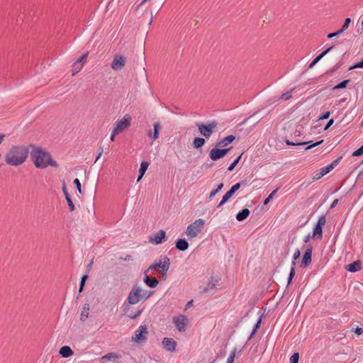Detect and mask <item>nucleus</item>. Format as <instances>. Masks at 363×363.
Instances as JSON below:
<instances>
[{
  "label": "nucleus",
  "instance_id": "obj_17",
  "mask_svg": "<svg viewBox=\"0 0 363 363\" xmlns=\"http://www.w3.org/2000/svg\"><path fill=\"white\" fill-rule=\"evenodd\" d=\"M147 272H148L145 271L143 273L144 274L143 281L150 288H155L158 285L159 281L155 277H150L147 274Z\"/></svg>",
  "mask_w": 363,
  "mask_h": 363
},
{
  "label": "nucleus",
  "instance_id": "obj_37",
  "mask_svg": "<svg viewBox=\"0 0 363 363\" xmlns=\"http://www.w3.org/2000/svg\"><path fill=\"white\" fill-rule=\"evenodd\" d=\"M236 348H234L233 350L230 352V356L228 357L227 359V363H233L235 354H236Z\"/></svg>",
  "mask_w": 363,
  "mask_h": 363
},
{
  "label": "nucleus",
  "instance_id": "obj_24",
  "mask_svg": "<svg viewBox=\"0 0 363 363\" xmlns=\"http://www.w3.org/2000/svg\"><path fill=\"white\" fill-rule=\"evenodd\" d=\"M59 353L62 357H69L73 354V351L69 346L65 345L60 348Z\"/></svg>",
  "mask_w": 363,
  "mask_h": 363
},
{
  "label": "nucleus",
  "instance_id": "obj_6",
  "mask_svg": "<svg viewBox=\"0 0 363 363\" xmlns=\"http://www.w3.org/2000/svg\"><path fill=\"white\" fill-rule=\"evenodd\" d=\"M148 330L145 325H141L138 329L135 331V335L131 338L132 342L137 344L145 342L147 339Z\"/></svg>",
  "mask_w": 363,
  "mask_h": 363
},
{
  "label": "nucleus",
  "instance_id": "obj_3",
  "mask_svg": "<svg viewBox=\"0 0 363 363\" xmlns=\"http://www.w3.org/2000/svg\"><path fill=\"white\" fill-rule=\"evenodd\" d=\"M153 292L143 290L138 286H133L128 296V301L130 304L134 305L141 299H147L152 295Z\"/></svg>",
  "mask_w": 363,
  "mask_h": 363
},
{
  "label": "nucleus",
  "instance_id": "obj_35",
  "mask_svg": "<svg viewBox=\"0 0 363 363\" xmlns=\"http://www.w3.org/2000/svg\"><path fill=\"white\" fill-rule=\"evenodd\" d=\"M279 189H276L274 190L264 201V205H267L274 197V196L276 194Z\"/></svg>",
  "mask_w": 363,
  "mask_h": 363
},
{
  "label": "nucleus",
  "instance_id": "obj_22",
  "mask_svg": "<svg viewBox=\"0 0 363 363\" xmlns=\"http://www.w3.org/2000/svg\"><path fill=\"white\" fill-rule=\"evenodd\" d=\"M154 126V130L152 134V132L150 131L148 133V136L151 137L153 140H156L159 137L160 131L161 130V126L159 122H156L153 124Z\"/></svg>",
  "mask_w": 363,
  "mask_h": 363
},
{
  "label": "nucleus",
  "instance_id": "obj_55",
  "mask_svg": "<svg viewBox=\"0 0 363 363\" xmlns=\"http://www.w3.org/2000/svg\"><path fill=\"white\" fill-rule=\"evenodd\" d=\"M334 123V120L333 118L330 119L328 121V122L327 123V124L325 125V128H324V130H328Z\"/></svg>",
  "mask_w": 363,
  "mask_h": 363
},
{
  "label": "nucleus",
  "instance_id": "obj_32",
  "mask_svg": "<svg viewBox=\"0 0 363 363\" xmlns=\"http://www.w3.org/2000/svg\"><path fill=\"white\" fill-rule=\"evenodd\" d=\"M285 143L287 145L298 146V145H304L308 143H310L311 142H291L289 140H286Z\"/></svg>",
  "mask_w": 363,
  "mask_h": 363
},
{
  "label": "nucleus",
  "instance_id": "obj_47",
  "mask_svg": "<svg viewBox=\"0 0 363 363\" xmlns=\"http://www.w3.org/2000/svg\"><path fill=\"white\" fill-rule=\"evenodd\" d=\"M342 33H343V31L341 29H340V30H338L337 31H336L335 33H330L328 34L327 37L328 38H332L333 37H336V36L340 35Z\"/></svg>",
  "mask_w": 363,
  "mask_h": 363
},
{
  "label": "nucleus",
  "instance_id": "obj_20",
  "mask_svg": "<svg viewBox=\"0 0 363 363\" xmlns=\"http://www.w3.org/2000/svg\"><path fill=\"white\" fill-rule=\"evenodd\" d=\"M235 139V136L233 135H228L225 137L221 140L218 141L216 144V147H225L233 143Z\"/></svg>",
  "mask_w": 363,
  "mask_h": 363
},
{
  "label": "nucleus",
  "instance_id": "obj_52",
  "mask_svg": "<svg viewBox=\"0 0 363 363\" xmlns=\"http://www.w3.org/2000/svg\"><path fill=\"white\" fill-rule=\"evenodd\" d=\"M301 256V252L298 249H296L293 255V260H297Z\"/></svg>",
  "mask_w": 363,
  "mask_h": 363
},
{
  "label": "nucleus",
  "instance_id": "obj_21",
  "mask_svg": "<svg viewBox=\"0 0 363 363\" xmlns=\"http://www.w3.org/2000/svg\"><path fill=\"white\" fill-rule=\"evenodd\" d=\"M362 262L360 260H357L346 266L345 269L350 272H356L361 269Z\"/></svg>",
  "mask_w": 363,
  "mask_h": 363
},
{
  "label": "nucleus",
  "instance_id": "obj_5",
  "mask_svg": "<svg viewBox=\"0 0 363 363\" xmlns=\"http://www.w3.org/2000/svg\"><path fill=\"white\" fill-rule=\"evenodd\" d=\"M203 225L204 220L201 218L196 220L187 226L185 232L186 235L190 238L196 237L201 232Z\"/></svg>",
  "mask_w": 363,
  "mask_h": 363
},
{
  "label": "nucleus",
  "instance_id": "obj_44",
  "mask_svg": "<svg viewBox=\"0 0 363 363\" xmlns=\"http://www.w3.org/2000/svg\"><path fill=\"white\" fill-rule=\"evenodd\" d=\"M73 184L76 186L78 192L79 194H81L82 193V186H81L80 181L78 179H74Z\"/></svg>",
  "mask_w": 363,
  "mask_h": 363
},
{
  "label": "nucleus",
  "instance_id": "obj_62",
  "mask_svg": "<svg viewBox=\"0 0 363 363\" xmlns=\"http://www.w3.org/2000/svg\"><path fill=\"white\" fill-rule=\"evenodd\" d=\"M310 238H311V235L308 234L306 236L304 237L303 242L305 243L308 242L309 241Z\"/></svg>",
  "mask_w": 363,
  "mask_h": 363
},
{
  "label": "nucleus",
  "instance_id": "obj_33",
  "mask_svg": "<svg viewBox=\"0 0 363 363\" xmlns=\"http://www.w3.org/2000/svg\"><path fill=\"white\" fill-rule=\"evenodd\" d=\"M241 157H242V155H239L236 159L234 160V161L228 167V171H233V170L235 167L238 164V163L240 160Z\"/></svg>",
  "mask_w": 363,
  "mask_h": 363
},
{
  "label": "nucleus",
  "instance_id": "obj_59",
  "mask_svg": "<svg viewBox=\"0 0 363 363\" xmlns=\"http://www.w3.org/2000/svg\"><path fill=\"white\" fill-rule=\"evenodd\" d=\"M338 203V199H335L333 203H331L330 208H333L336 206V205Z\"/></svg>",
  "mask_w": 363,
  "mask_h": 363
},
{
  "label": "nucleus",
  "instance_id": "obj_13",
  "mask_svg": "<svg viewBox=\"0 0 363 363\" xmlns=\"http://www.w3.org/2000/svg\"><path fill=\"white\" fill-rule=\"evenodd\" d=\"M125 64V58L122 55H116L111 62V68L113 70H121Z\"/></svg>",
  "mask_w": 363,
  "mask_h": 363
},
{
  "label": "nucleus",
  "instance_id": "obj_54",
  "mask_svg": "<svg viewBox=\"0 0 363 363\" xmlns=\"http://www.w3.org/2000/svg\"><path fill=\"white\" fill-rule=\"evenodd\" d=\"M340 67V65L336 64L330 70L328 71L327 73L332 74L334 72H335L337 69H339Z\"/></svg>",
  "mask_w": 363,
  "mask_h": 363
},
{
  "label": "nucleus",
  "instance_id": "obj_7",
  "mask_svg": "<svg viewBox=\"0 0 363 363\" xmlns=\"http://www.w3.org/2000/svg\"><path fill=\"white\" fill-rule=\"evenodd\" d=\"M170 267V259L168 257L164 256L160 259L158 262H156L151 264L145 271L149 272L151 269H157L161 268V272L167 273Z\"/></svg>",
  "mask_w": 363,
  "mask_h": 363
},
{
  "label": "nucleus",
  "instance_id": "obj_43",
  "mask_svg": "<svg viewBox=\"0 0 363 363\" xmlns=\"http://www.w3.org/2000/svg\"><path fill=\"white\" fill-rule=\"evenodd\" d=\"M363 155V145L352 153V156L357 157Z\"/></svg>",
  "mask_w": 363,
  "mask_h": 363
},
{
  "label": "nucleus",
  "instance_id": "obj_12",
  "mask_svg": "<svg viewBox=\"0 0 363 363\" xmlns=\"http://www.w3.org/2000/svg\"><path fill=\"white\" fill-rule=\"evenodd\" d=\"M312 252L313 247L311 245H307V248L303 254V259L301 263V267L303 268L307 267L309 264H311L312 262Z\"/></svg>",
  "mask_w": 363,
  "mask_h": 363
},
{
  "label": "nucleus",
  "instance_id": "obj_64",
  "mask_svg": "<svg viewBox=\"0 0 363 363\" xmlns=\"http://www.w3.org/2000/svg\"><path fill=\"white\" fill-rule=\"evenodd\" d=\"M102 152H103V150H101V152H99L98 155L96 157L95 162L101 157Z\"/></svg>",
  "mask_w": 363,
  "mask_h": 363
},
{
  "label": "nucleus",
  "instance_id": "obj_14",
  "mask_svg": "<svg viewBox=\"0 0 363 363\" xmlns=\"http://www.w3.org/2000/svg\"><path fill=\"white\" fill-rule=\"evenodd\" d=\"M162 344L166 350L169 352L175 351L177 342L172 338L164 337L162 340Z\"/></svg>",
  "mask_w": 363,
  "mask_h": 363
},
{
  "label": "nucleus",
  "instance_id": "obj_48",
  "mask_svg": "<svg viewBox=\"0 0 363 363\" xmlns=\"http://www.w3.org/2000/svg\"><path fill=\"white\" fill-rule=\"evenodd\" d=\"M321 173H322V172H321V171H320V169H319V170H318V171H316V172H315L313 173V179L314 180H318V179H320L322 177H323V176H324V175H322V174H321Z\"/></svg>",
  "mask_w": 363,
  "mask_h": 363
},
{
  "label": "nucleus",
  "instance_id": "obj_23",
  "mask_svg": "<svg viewBox=\"0 0 363 363\" xmlns=\"http://www.w3.org/2000/svg\"><path fill=\"white\" fill-rule=\"evenodd\" d=\"M250 213V211L248 208H243L237 213L236 219L238 221H243L249 216Z\"/></svg>",
  "mask_w": 363,
  "mask_h": 363
},
{
  "label": "nucleus",
  "instance_id": "obj_57",
  "mask_svg": "<svg viewBox=\"0 0 363 363\" xmlns=\"http://www.w3.org/2000/svg\"><path fill=\"white\" fill-rule=\"evenodd\" d=\"M355 333L358 335H360L363 333V329L359 327H357L355 329Z\"/></svg>",
  "mask_w": 363,
  "mask_h": 363
},
{
  "label": "nucleus",
  "instance_id": "obj_4",
  "mask_svg": "<svg viewBox=\"0 0 363 363\" xmlns=\"http://www.w3.org/2000/svg\"><path fill=\"white\" fill-rule=\"evenodd\" d=\"M218 123L213 120L208 123H196V125L198 128L201 135L208 139L214 132L215 129L218 126Z\"/></svg>",
  "mask_w": 363,
  "mask_h": 363
},
{
  "label": "nucleus",
  "instance_id": "obj_42",
  "mask_svg": "<svg viewBox=\"0 0 363 363\" xmlns=\"http://www.w3.org/2000/svg\"><path fill=\"white\" fill-rule=\"evenodd\" d=\"M88 52L83 54L80 57H79L75 62L82 63V65L85 62L88 57Z\"/></svg>",
  "mask_w": 363,
  "mask_h": 363
},
{
  "label": "nucleus",
  "instance_id": "obj_51",
  "mask_svg": "<svg viewBox=\"0 0 363 363\" xmlns=\"http://www.w3.org/2000/svg\"><path fill=\"white\" fill-rule=\"evenodd\" d=\"M142 311H143V310H139V311H138L135 313H130V314L128 315V317L130 319H135V318H136L137 317H138L141 314Z\"/></svg>",
  "mask_w": 363,
  "mask_h": 363
},
{
  "label": "nucleus",
  "instance_id": "obj_25",
  "mask_svg": "<svg viewBox=\"0 0 363 363\" xmlns=\"http://www.w3.org/2000/svg\"><path fill=\"white\" fill-rule=\"evenodd\" d=\"M89 304L84 303L83 306V310L81 313L80 320L84 322L89 317Z\"/></svg>",
  "mask_w": 363,
  "mask_h": 363
},
{
  "label": "nucleus",
  "instance_id": "obj_18",
  "mask_svg": "<svg viewBox=\"0 0 363 363\" xmlns=\"http://www.w3.org/2000/svg\"><path fill=\"white\" fill-rule=\"evenodd\" d=\"M334 48V45L330 46L327 48L325 50L322 52L320 55L315 57L311 64L308 65V69L313 68L324 56H325L329 52H330Z\"/></svg>",
  "mask_w": 363,
  "mask_h": 363
},
{
  "label": "nucleus",
  "instance_id": "obj_61",
  "mask_svg": "<svg viewBox=\"0 0 363 363\" xmlns=\"http://www.w3.org/2000/svg\"><path fill=\"white\" fill-rule=\"evenodd\" d=\"M223 183H220V184H218V185L217 186V188L216 189V191L217 192H218V191H220L222 189V188H223Z\"/></svg>",
  "mask_w": 363,
  "mask_h": 363
},
{
  "label": "nucleus",
  "instance_id": "obj_49",
  "mask_svg": "<svg viewBox=\"0 0 363 363\" xmlns=\"http://www.w3.org/2000/svg\"><path fill=\"white\" fill-rule=\"evenodd\" d=\"M323 143V140H320V141H318V142H316V143H313V144H311V145H310L307 146V147L305 148V150H310V149H311V148H313V147H316V146H318V145H319L322 144Z\"/></svg>",
  "mask_w": 363,
  "mask_h": 363
},
{
  "label": "nucleus",
  "instance_id": "obj_16",
  "mask_svg": "<svg viewBox=\"0 0 363 363\" xmlns=\"http://www.w3.org/2000/svg\"><path fill=\"white\" fill-rule=\"evenodd\" d=\"M342 158V157L340 156L335 159L331 164L320 168V170L322 172V175H325L328 173H329L331 170H333L340 162Z\"/></svg>",
  "mask_w": 363,
  "mask_h": 363
},
{
  "label": "nucleus",
  "instance_id": "obj_40",
  "mask_svg": "<svg viewBox=\"0 0 363 363\" xmlns=\"http://www.w3.org/2000/svg\"><path fill=\"white\" fill-rule=\"evenodd\" d=\"M350 23H351L350 18H345V22L340 29L344 32L345 30H346L348 28Z\"/></svg>",
  "mask_w": 363,
  "mask_h": 363
},
{
  "label": "nucleus",
  "instance_id": "obj_38",
  "mask_svg": "<svg viewBox=\"0 0 363 363\" xmlns=\"http://www.w3.org/2000/svg\"><path fill=\"white\" fill-rule=\"evenodd\" d=\"M290 363H298L299 354L298 352L294 353L290 357Z\"/></svg>",
  "mask_w": 363,
  "mask_h": 363
},
{
  "label": "nucleus",
  "instance_id": "obj_26",
  "mask_svg": "<svg viewBox=\"0 0 363 363\" xmlns=\"http://www.w3.org/2000/svg\"><path fill=\"white\" fill-rule=\"evenodd\" d=\"M206 143V140L204 138H195L193 140V147L195 149H199L201 148Z\"/></svg>",
  "mask_w": 363,
  "mask_h": 363
},
{
  "label": "nucleus",
  "instance_id": "obj_27",
  "mask_svg": "<svg viewBox=\"0 0 363 363\" xmlns=\"http://www.w3.org/2000/svg\"><path fill=\"white\" fill-rule=\"evenodd\" d=\"M261 321H262V316H260L258 318L257 323L254 325L253 330H252V333H251V334H250V337L248 338V340L252 339V337L254 336V335L256 333L257 329L260 327Z\"/></svg>",
  "mask_w": 363,
  "mask_h": 363
},
{
  "label": "nucleus",
  "instance_id": "obj_46",
  "mask_svg": "<svg viewBox=\"0 0 363 363\" xmlns=\"http://www.w3.org/2000/svg\"><path fill=\"white\" fill-rule=\"evenodd\" d=\"M66 201L67 202L69 211H73L74 210L75 207H74V203L72 202V199L67 198V199H66Z\"/></svg>",
  "mask_w": 363,
  "mask_h": 363
},
{
  "label": "nucleus",
  "instance_id": "obj_53",
  "mask_svg": "<svg viewBox=\"0 0 363 363\" xmlns=\"http://www.w3.org/2000/svg\"><path fill=\"white\" fill-rule=\"evenodd\" d=\"M62 191H63V194H64L66 199H67V198H71L68 194L65 184H64L62 186Z\"/></svg>",
  "mask_w": 363,
  "mask_h": 363
},
{
  "label": "nucleus",
  "instance_id": "obj_58",
  "mask_svg": "<svg viewBox=\"0 0 363 363\" xmlns=\"http://www.w3.org/2000/svg\"><path fill=\"white\" fill-rule=\"evenodd\" d=\"M217 193H218V192L216 191V189L213 190V191L210 193V194H209V196H208V199H211L212 198H213V197L216 196V194Z\"/></svg>",
  "mask_w": 363,
  "mask_h": 363
},
{
  "label": "nucleus",
  "instance_id": "obj_11",
  "mask_svg": "<svg viewBox=\"0 0 363 363\" xmlns=\"http://www.w3.org/2000/svg\"><path fill=\"white\" fill-rule=\"evenodd\" d=\"M173 323L175 324L176 328L180 332L186 330V325H188V318L182 315L173 318Z\"/></svg>",
  "mask_w": 363,
  "mask_h": 363
},
{
  "label": "nucleus",
  "instance_id": "obj_60",
  "mask_svg": "<svg viewBox=\"0 0 363 363\" xmlns=\"http://www.w3.org/2000/svg\"><path fill=\"white\" fill-rule=\"evenodd\" d=\"M118 133H114V130H113L112 132H111V137H110V140L111 141H114L115 140V137L116 135H118Z\"/></svg>",
  "mask_w": 363,
  "mask_h": 363
},
{
  "label": "nucleus",
  "instance_id": "obj_39",
  "mask_svg": "<svg viewBox=\"0 0 363 363\" xmlns=\"http://www.w3.org/2000/svg\"><path fill=\"white\" fill-rule=\"evenodd\" d=\"M293 90H294V89H291V91H286V92H285V93L282 94L280 98H281V99L284 100V101H287V100L290 99L292 97V96H291V92Z\"/></svg>",
  "mask_w": 363,
  "mask_h": 363
},
{
  "label": "nucleus",
  "instance_id": "obj_2",
  "mask_svg": "<svg viewBox=\"0 0 363 363\" xmlns=\"http://www.w3.org/2000/svg\"><path fill=\"white\" fill-rule=\"evenodd\" d=\"M28 154L25 146H13L5 155V161L9 165L18 166L26 161Z\"/></svg>",
  "mask_w": 363,
  "mask_h": 363
},
{
  "label": "nucleus",
  "instance_id": "obj_8",
  "mask_svg": "<svg viewBox=\"0 0 363 363\" xmlns=\"http://www.w3.org/2000/svg\"><path fill=\"white\" fill-rule=\"evenodd\" d=\"M131 124L130 116L126 114L121 119L118 120L116 123V125L113 129L115 133H121L125 129L128 128Z\"/></svg>",
  "mask_w": 363,
  "mask_h": 363
},
{
  "label": "nucleus",
  "instance_id": "obj_63",
  "mask_svg": "<svg viewBox=\"0 0 363 363\" xmlns=\"http://www.w3.org/2000/svg\"><path fill=\"white\" fill-rule=\"evenodd\" d=\"M193 304V300H191L189 301L186 304V308H189L190 306H191Z\"/></svg>",
  "mask_w": 363,
  "mask_h": 363
},
{
  "label": "nucleus",
  "instance_id": "obj_31",
  "mask_svg": "<svg viewBox=\"0 0 363 363\" xmlns=\"http://www.w3.org/2000/svg\"><path fill=\"white\" fill-rule=\"evenodd\" d=\"M149 166V163L146 161H143L140 164V167L139 169V173H141V174H144L146 172L147 167Z\"/></svg>",
  "mask_w": 363,
  "mask_h": 363
},
{
  "label": "nucleus",
  "instance_id": "obj_19",
  "mask_svg": "<svg viewBox=\"0 0 363 363\" xmlns=\"http://www.w3.org/2000/svg\"><path fill=\"white\" fill-rule=\"evenodd\" d=\"M189 246V242L185 238H179L175 242V247L179 251L186 250Z\"/></svg>",
  "mask_w": 363,
  "mask_h": 363
},
{
  "label": "nucleus",
  "instance_id": "obj_30",
  "mask_svg": "<svg viewBox=\"0 0 363 363\" xmlns=\"http://www.w3.org/2000/svg\"><path fill=\"white\" fill-rule=\"evenodd\" d=\"M87 279H88V275L87 274H84L81 277V280H80V283H79V293L83 291V289H84V284H85V282H86Z\"/></svg>",
  "mask_w": 363,
  "mask_h": 363
},
{
  "label": "nucleus",
  "instance_id": "obj_50",
  "mask_svg": "<svg viewBox=\"0 0 363 363\" xmlns=\"http://www.w3.org/2000/svg\"><path fill=\"white\" fill-rule=\"evenodd\" d=\"M330 116V112L329 111H325V113H323L322 115H320L318 117V119L319 120L327 119L329 118Z\"/></svg>",
  "mask_w": 363,
  "mask_h": 363
},
{
  "label": "nucleus",
  "instance_id": "obj_34",
  "mask_svg": "<svg viewBox=\"0 0 363 363\" xmlns=\"http://www.w3.org/2000/svg\"><path fill=\"white\" fill-rule=\"evenodd\" d=\"M233 194V191L228 190L222 198V203H225Z\"/></svg>",
  "mask_w": 363,
  "mask_h": 363
},
{
  "label": "nucleus",
  "instance_id": "obj_29",
  "mask_svg": "<svg viewBox=\"0 0 363 363\" xmlns=\"http://www.w3.org/2000/svg\"><path fill=\"white\" fill-rule=\"evenodd\" d=\"M349 82H350V79L343 80L341 82H340L339 84H337V85H335L333 88V89L335 90V89H344L347 86V85L348 84Z\"/></svg>",
  "mask_w": 363,
  "mask_h": 363
},
{
  "label": "nucleus",
  "instance_id": "obj_56",
  "mask_svg": "<svg viewBox=\"0 0 363 363\" xmlns=\"http://www.w3.org/2000/svg\"><path fill=\"white\" fill-rule=\"evenodd\" d=\"M116 357V354H115L114 353H109V354L105 355L103 358L106 359H111L112 357Z\"/></svg>",
  "mask_w": 363,
  "mask_h": 363
},
{
  "label": "nucleus",
  "instance_id": "obj_36",
  "mask_svg": "<svg viewBox=\"0 0 363 363\" xmlns=\"http://www.w3.org/2000/svg\"><path fill=\"white\" fill-rule=\"evenodd\" d=\"M295 274H296L295 269H294L293 267H291L289 277H288L287 285H289L291 283L292 279H294V277L295 276Z\"/></svg>",
  "mask_w": 363,
  "mask_h": 363
},
{
  "label": "nucleus",
  "instance_id": "obj_9",
  "mask_svg": "<svg viewBox=\"0 0 363 363\" xmlns=\"http://www.w3.org/2000/svg\"><path fill=\"white\" fill-rule=\"evenodd\" d=\"M326 222L325 215H322L319 217L318 222L315 225L313 230V239H321L323 237V227Z\"/></svg>",
  "mask_w": 363,
  "mask_h": 363
},
{
  "label": "nucleus",
  "instance_id": "obj_10",
  "mask_svg": "<svg viewBox=\"0 0 363 363\" xmlns=\"http://www.w3.org/2000/svg\"><path fill=\"white\" fill-rule=\"evenodd\" d=\"M218 147H216L213 148L209 152V157L213 161H216L225 157L232 148L220 149Z\"/></svg>",
  "mask_w": 363,
  "mask_h": 363
},
{
  "label": "nucleus",
  "instance_id": "obj_41",
  "mask_svg": "<svg viewBox=\"0 0 363 363\" xmlns=\"http://www.w3.org/2000/svg\"><path fill=\"white\" fill-rule=\"evenodd\" d=\"M242 184H245V182H238L234 184L230 190L233 191L234 194L241 187Z\"/></svg>",
  "mask_w": 363,
  "mask_h": 363
},
{
  "label": "nucleus",
  "instance_id": "obj_45",
  "mask_svg": "<svg viewBox=\"0 0 363 363\" xmlns=\"http://www.w3.org/2000/svg\"><path fill=\"white\" fill-rule=\"evenodd\" d=\"M362 67H363V59L360 62H357L354 65H353L352 66H351L349 68V70H352L355 68H362Z\"/></svg>",
  "mask_w": 363,
  "mask_h": 363
},
{
  "label": "nucleus",
  "instance_id": "obj_28",
  "mask_svg": "<svg viewBox=\"0 0 363 363\" xmlns=\"http://www.w3.org/2000/svg\"><path fill=\"white\" fill-rule=\"evenodd\" d=\"M82 64L79 62H74L72 65V75H75L82 68Z\"/></svg>",
  "mask_w": 363,
  "mask_h": 363
},
{
  "label": "nucleus",
  "instance_id": "obj_15",
  "mask_svg": "<svg viewBox=\"0 0 363 363\" xmlns=\"http://www.w3.org/2000/svg\"><path fill=\"white\" fill-rule=\"evenodd\" d=\"M165 235L166 232L160 230L150 238V241L155 242V244H161L164 240Z\"/></svg>",
  "mask_w": 363,
  "mask_h": 363
},
{
  "label": "nucleus",
  "instance_id": "obj_1",
  "mask_svg": "<svg viewBox=\"0 0 363 363\" xmlns=\"http://www.w3.org/2000/svg\"><path fill=\"white\" fill-rule=\"evenodd\" d=\"M32 147L30 157L37 168L45 169L48 166L58 167L57 162L52 159L50 154L40 147L30 145Z\"/></svg>",
  "mask_w": 363,
  "mask_h": 363
}]
</instances>
